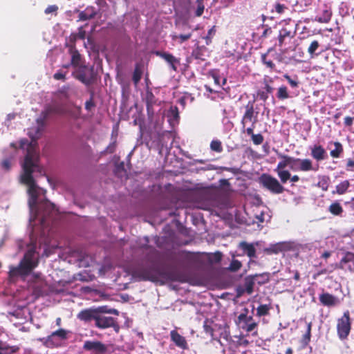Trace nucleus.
<instances>
[{
    "label": "nucleus",
    "mask_w": 354,
    "mask_h": 354,
    "mask_svg": "<svg viewBox=\"0 0 354 354\" xmlns=\"http://www.w3.org/2000/svg\"><path fill=\"white\" fill-rule=\"evenodd\" d=\"M37 263L35 245H31L19 266L10 268V276L12 277L26 276L37 266Z\"/></svg>",
    "instance_id": "obj_3"
},
{
    "label": "nucleus",
    "mask_w": 354,
    "mask_h": 354,
    "mask_svg": "<svg viewBox=\"0 0 354 354\" xmlns=\"http://www.w3.org/2000/svg\"><path fill=\"white\" fill-rule=\"evenodd\" d=\"M153 53L165 59L174 71H177L178 65L180 64L179 59L175 57L172 54L164 51L156 50Z\"/></svg>",
    "instance_id": "obj_15"
},
{
    "label": "nucleus",
    "mask_w": 354,
    "mask_h": 354,
    "mask_svg": "<svg viewBox=\"0 0 354 354\" xmlns=\"http://www.w3.org/2000/svg\"><path fill=\"white\" fill-rule=\"evenodd\" d=\"M310 156L317 162L326 160L328 158V153L325 148L319 145L315 144L310 147ZM318 165V163H317Z\"/></svg>",
    "instance_id": "obj_12"
},
{
    "label": "nucleus",
    "mask_w": 354,
    "mask_h": 354,
    "mask_svg": "<svg viewBox=\"0 0 354 354\" xmlns=\"http://www.w3.org/2000/svg\"><path fill=\"white\" fill-rule=\"evenodd\" d=\"M95 322V325L100 328L113 327L116 332H118L120 328L114 318L105 315L97 314Z\"/></svg>",
    "instance_id": "obj_11"
},
{
    "label": "nucleus",
    "mask_w": 354,
    "mask_h": 354,
    "mask_svg": "<svg viewBox=\"0 0 354 354\" xmlns=\"http://www.w3.org/2000/svg\"><path fill=\"white\" fill-rule=\"evenodd\" d=\"M132 277L138 281L149 280L156 281L158 279V271L153 265H139L133 269Z\"/></svg>",
    "instance_id": "obj_6"
},
{
    "label": "nucleus",
    "mask_w": 354,
    "mask_h": 354,
    "mask_svg": "<svg viewBox=\"0 0 354 354\" xmlns=\"http://www.w3.org/2000/svg\"><path fill=\"white\" fill-rule=\"evenodd\" d=\"M28 145L27 153L22 164L23 173L21 175V183L28 186L29 195L28 206L30 217L28 221H59L65 218V214L59 211L55 205L46 198V190L37 186L32 176L34 172L40 174L44 171L43 167L39 165V157L32 143L28 140L20 141V147L24 149Z\"/></svg>",
    "instance_id": "obj_1"
},
{
    "label": "nucleus",
    "mask_w": 354,
    "mask_h": 354,
    "mask_svg": "<svg viewBox=\"0 0 354 354\" xmlns=\"http://www.w3.org/2000/svg\"><path fill=\"white\" fill-rule=\"evenodd\" d=\"M146 106L147 112L149 113L156 103V97L151 91H147L145 96Z\"/></svg>",
    "instance_id": "obj_27"
},
{
    "label": "nucleus",
    "mask_w": 354,
    "mask_h": 354,
    "mask_svg": "<svg viewBox=\"0 0 354 354\" xmlns=\"http://www.w3.org/2000/svg\"><path fill=\"white\" fill-rule=\"evenodd\" d=\"M312 323L309 322L307 325V330L306 334L304 336V341L306 344H307L310 339V331H311Z\"/></svg>",
    "instance_id": "obj_48"
},
{
    "label": "nucleus",
    "mask_w": 354,
    "mask_h": 354,
    "mask_svg": "<svg viewBox=\"0 0 354 354\" xmlns=\"http://www.w3.org/2000/svg\"><path fill=\"white\" fill-rule=\"evenodd\" d=\"M216 32V30L215 26H212L208 30L207 35L204 37V39H205V44L207 45H209L212 43V39L213 37L215 35Z\"/></svg>",
    "instance_id": "obj_38"
},
{
    "label": "nucleus",
    "mask_w": 354,
    "mask_h": 354,
    "mask_svg": "<svg viewBox=\"0 0 354 354\" xmlns=\"http://www.w3.org/2000/svg\"><path fill=\"white\" fill-rule=\"evenodd\" d=\"M251 138H252L253 143L255 145H259L262 144L263 142V140H264L263 136L261 133L254 134V135H252Z\"/></svg>",
    "instance_id": "obj_43"
},
{
    "label": "nucleus",
    "mask_w": 354,
    "mask_h": 354,
    "mask_svg": "<svg viewBox=\"0 0 354 354\" xmlns=\"http://www.w3.org/2000/svg\"><path fill=\"white\" fill-rule=\"evenodd\" d=\"M69 258V263H77L80 268L89 267L93 262L92 258L82 250H72Z\"/></svg>",
    "instance_id": "obj_7"
},
{
    "label": "nucleus",
    "mask_w": 354,
    "mask_h": 354,
    "mask_svg": "<svg viewBox=\"0 0 354 354\" xmlns=\"http://www.w3.org/2000/svg\"><path fill=\"white\" fill-rule=\"evenodd\" d=\"M2 167L6 169H9L10 168V162L9 160H4L2 162Z\"/></svg>",
    "instance_id": "obj_61"
},
{
    "label": "nucleus",
    "mask_w": 354,
    "mask_h": 354,
    "mask_svg": "<svg viewBox=\"0 0 354 354\" xmlns=\"http://www.w3.org/2000/svg\"><path fill=\"white\" fill-rule=\"evenodd\" d=\"M274 9L277 13L281 14L284 12L285 9H286V7L283 4L277 3L274 6Z\"/></svg>",
    "instance_id": "obj_54"
},
{
    "label": "nucleus",
    "mask_w": 354,
    "mask_h": 354,
    "mask_svg": "<svg viewBox=\"0 0 354 354\" xmlns=\"http://www.w3.org/2000/svg\"><path fill=\"white\" fill-rule=\"evenodd\" d=\"M95 106V104L93 101V95L90 97L89 100L85 102V109L90 111Z\"/></svg>",
    "instance_id": "obj_47"
},
{
    "label": "nucleus",
    "mask_w": 354,
    "mask_h": 354,
    "mask_svg": "<svg viewBox=\"0 0 354 354\" xmlns=\"http://www.w3.org/2000/svg\"><path fill=\"white\" fill-rule=\"evenodd\" d=\"M254 100L252 101H249L245 107V111L241 121L243 129H245L248 122H251L252 124H256V123L258 122L259 113L254 111Z\"/></svg>",
    "instance_id": "obj_9"
},
{
    "label": "nucleus",
    "mask_w": 354,
    "mask_h": 354,
    "mask_svg": "<svg viewBox=\"0 0 354 354\" xmlns=\"http://www.w3.org/2000/svg\"><path fill=\"white\" fill-rule=\"evenodd\" d=\"M332 16L331 11L328 10H324L322 12V14L319 17H317L316 21L319 23H328L330 21Z\"/></svg>",
    "instance_id": "obj_30"
},
{
    "label": "nucleus",
    "mask_w": 354,
    "mask_h": 354,
    "mask_svg": "<svg viewBox=\"0 0 354 354\" xmlns=\"http://www.w3.org/2000/svg\"><path fill=\"white\" fill-rule=\"evenodd\" d=\"M167 117L169 118V121L171 120L178 121L180 118L178 108L176 106H171L168 111Z\"/></svg>",
    "instance_id": "obj_32"
},
{
    "label": "nucleus",
    "mask_w": 354,
    "mask_h": 354,
    "mask_svg": "<svg viewBox=\"0 0 354 354\" xmlns=\"http://www.w3.org/2000/svg\"><path fill=\"white\" fill-rule=\"evenodd\" d=\"M191 37H192V34L191 33L181 34V35H174V36H172V39L174 40V41L178 39L179 40V43L182 44L184 41L189 39L191 38Z\"/></svg>",
    "instance_id": "obj_40"
},
{
    "label": "nucleus",
    "mask_w": 354,
    "mask_h": 354,
    "mask_svg": "<svg viewBox=\"0 0 354 354\" xmlns=\"http://www.w3.org/2000/svg\"><path fill=\"white\" fill-rule=\"evenodd\" d=\"M272 50L269 49L266 53L261 55V62L267 68H269L270 70L275 69V64L273 62L274 57L277 55L274 54H271Z\"/></svg>",
    "instance_id": "obj_18"
},
{
    "label": "nucleus",
    "mask_w": 354,
    "mask_h": 354,
    "mask_svg": "<svg viewBox=\"0 0 354 354\" xmlns=\"http://www.w3.org/2000/svg\"><path fill=\"white\" fill-rule=\"evenodd\" d=\"M283 77L288 81L289 84L292 88H296L299 85V82L297 80V77L296 76V79L293 80L290 77V76L288 74H284Z\"/></svg>",
    "instance_id": "obj_42"
},
{
    "label": "nucleus",
    "mask_w": 354,
    "mask_h": 354,
    "mask_svg": "<svg viewBox=\"0 0 354 354\" xmlns=\"http://www.w3.org/2000/svg\"><path fill=\"white\" fill-rule=\"evenodd\" d=\"M273 82L272 78H269V80L264 79L263 83H264V88L266 90V92L268 93H272L274 88L270 85V83H272Z\"/></svg>",
    "instance_id": "obj_46"
},
{
    "label": "nucleus",
    "mask_w": 354,
    "mask_h": 354,
    "mask_svg": "<svg viewBox=\"0 0 354 354\" xmlns=\"http://www.w3.org/2000/svg\"><path fill=\"white\" fill-rule=\"evenodd\" d=\"M192 55L195 59H202L203 54L201 53V48L197 47L196 49L193 50Z\"/></svg>",
    "instance_id": "obj_49"
},
{
    "label": "nucleus",
    "mask_w": 354,
    "mask_h": 354,
    "mask_svg": "<svg viewBox=\"0 0 354 354\" xmlns=\"http://www.w3.org/2000/svg\"><path fill=\"white\" fill-rule=\"evenodd\" d=\"M329 144L334 145V149L330 151V156L333 158H339L342 157L344 153V147L342 144L339 141H330Z\"/></svg>",
    "instance_id": "obj_21"
},
{
    "label": "nucleus",
    "mask_w": 354,
    "mask_h": 354,
    "mask_svg": "<svg viewBox=\"0 0 354 354\" xmlns=\"http://www.w3.org/2000/svg\"><path fill=\"white\" fill-rule=\"evenodd\" d=\"M95 310L98 315H104L105 313H109V310L106 306H100L98 308H95Z\"/></svg>",
    "instance_id": "obj_53"
},
{
    "label": "nucleus",
    "mask_w": 354,
    "mask_h": 354,
    "mask_svg": "<svg viewBox=\"0 0 354 354\" xmlns=\"http://www.w3.org/2000/svg\"><path fill=\"white\" fill-rule=\"evenodd\" d=\"M242 248L247 251V254L250 257H252L255 254V249L252 245H249L246 243H241Z\"/></svg>",
    "instance_id": "obj_39"
},
{
    "label": "nucleus",
    "mask_w": 354,
    "mask_h": 354,
    "mask_svg": "<svg viewBox=\"0 0 354 354\" xmlns=\"http://www.w3.org/2000/svg\"><path fill=\"white\" fill-rule=\"evenodd\" d=\"M277 97L281 100H283L290 97L288 88L286 86H281L278 88Z\"/></svg>",
    "instance_id": "obj_33"
},
{
    "label": "nucleus",
    "mask_w": 354,
    "mask_h": 354,
    "mask_svg": "<svg viewBox=\"0 0 354 354\" xmlns=\"http://www.w3.org/2000/svg\"><path fill=\"white\" fill-rule=\"evenodd\" d=\"M116 149V141H113L109 145V146L106 148L105 151L108 153H113L115 152Z\"/></svg>",
    "instance_id": "obj_51"
},
{
    "label": "nucleus",
    "mask_w": 354,
    "mask_h": 354,
    "mask_svg": "<svg viewBox=\"0 0 354 354\" xmlns=\"http://www.w3.org/2000/svg\"><path fill=\"white\" fill-rule=\"evenodd\" d=\"M328 211L330 214L335 216H339L343 212V208L340 203L338 202H334L328 207Z\"/></svg>",
    "instance_id": "obj_28"
},
{
    "label": "nucleus",
    "mask_w": 354,
    "mask_h": 354,
    "mask_svg": "<svg viewBox=\"0 0 354 354\" xmlns=\"http://www.w3.org/2000/svg\"><path fill=\"white\" fill-rule=\"evenodd\" d=\"M257 276V275L248 276L244 279V288L245 289V292L248 295H251L253 292V288L254 285V279Z\"/></svg>",
    "instance_id": "obj_26"
},
{
    "label": "nucleus",
    "mask_w": 354,
    "mask_h": 354,
    "mask_svg": "<svg viewBox=\"0 0 354 354\" xmlns=\"http://www.w3.org/2000/svg\"><path fill=\"white\" fill-rule=\"evenodd\" d=\"M258 183L263 188L273 194H281L286 190L281 180L268 174H262L258 178Z\"/></svg>",
    "instance_id": "obj_5"
},
{
    "label": "nucleus",
    "mask_w": 354,
    "mask_h": 354,
    "mask_svg": "<svg viewBox=\"0 0 354 354\" xmlns=\"http://www.w3.org/2000/svg\"><path fill=\"white\" fill-rule=\"evenodd\" d=\"M142 66L140 64H136L133 73L132 80L135 86L140 82L142 75Z\"/></svg>",
    "instance_id": "obj_25"
},
{
    "label": "nucleus",
    "mask_w": 354,
    "mask_h": 354,
    "mask_svg": "<svg viewBox=\"0 0 354 354\" xmlns=\"http://www.w3.org/2000/svg\"><path fill=\"white\" fill-rule=\"evenodd\" d=\"M67 331L64 329H59L53 332L49 337L48 340H53L55 337H59L60 339H65L66 338Z\"/></svg>",
    "instance_id": "obj_34"
},
{
    "label": "nucleus",
    "mask_w": 354,
    "mask_h": 354,
    "mask_svg": "<svg viewBox=\"0 0 354 354\" xmlns=\"http://www.w3.org/2000/svg\"><path fill=\"white\" fill-rule=\"evenodd\" d=\"M319 47V43L318 42V41L314 40L310 44V46L308 48V53L310 55H313Z\"/></svg>",
    "instance_id": "obj_41"
},
{
    "label": "nucleus",
    "mask_w": 354,
    "mask_h": 354,
    "mask_svg": "<svg viewBox=\"0 0 354 354\" xmlns=\"http://www.w3.org/2000/svg\"><path fill=\"white\" fill-rule=\"evenodd\" d=\"M351 330V320L349 317V312L346 311L344 313L342 317L338 319L337 323V333L339 337L344 339L347 337Z\"/></svg>",
    "instance_id": "obj_10"
},
{
    "label": "nucleus",
    "mask_w": 354,
    "mask_h": 354,
    "mask_svg": "<svg viewBox=\"0 0 354 354\" xmlns=\"http://www.w3.org/2000/svg\"><path fill=\"white\" fill-rule=\"evenodd\" d=\"M297 249V245L293 241H283L271 244L268 248L264 249L265 252L268 254H278L279 252L295 251Z\"/></svg>",
    "instance_id": "obj_8"
},
{
    "label": "nucleus",
    "mask_w": 354,
    "mask_h": 354,
    "mask_svg": "<svg viewBox=\"0 0 354 354\" xmlns=\"http://www.w3.org/2000/svg\"><path fill=\"white\" fill-rule=\"evenodd\" d=\"M53 114L65 115L66 114V109L61 104L53 103L46 106L44 110L41 112V115L44 119Z\"/></svg>",
    "instance_id": "obj_13"
},
{
    "label": "nucleus",
    "mask_w": 354,
    "mask_h": 354,
    "mask_svg": "<svg viewBox=\"0 0 354 354\" xmlns=\"http://www.w3.org/2000/svg\"><path fill=\"white\" fill-rule=\"evenodd\" d=\"M210 149L216 151L217 153H221L223 151L222 143L218 140H214L210 143Z\"/></svg>",
    "instance_id": "obj_36"
},
{
    "label": "nucleus",
    "mask_w": 354,
    "mask_h": 354,
    "mask_svg": "<svg viewBox=\"0 0 354 354\" xmlns=\"http://www.w3.org/2000/svg\"><path fill=\"white\" fill-rule=\"evenodd\" d=\"M255 125L256 124H252L251 125V127L247 128V129H243V132H245L248 136H250L251 137L252 136V135H254V129L255 128Z\"/></svg>",
    "instance_id": "obj_56"
},
{
    "label": "nucleus",
    "mask_w": 354,
    "mask_h": 354,
    "mask_svg": "<svg viewBox=\"0 0 354 354\" xmlns=\"http://www.w3.org/2000/svg\"><path fill=\"white\" fill-rule=\"evenodd\" d=\"M170 335L171 340L177 346L183 349H186L187 348V342L184 337L180 335L176 330H171Z\"/></svg>",
    "instance_id": "obj_20"
},
{
    "label": "nucleus",
    "mask_w": 354,
    "mask_h": 354,
    "mask_svg": "<svg viewBox=\"0 0 354 354\" xmlns=\"http://www.w3.org/2000/svg\"><path fill=\"white\" fill-rule=\"evenodd\" d=\"M295 32L284 27L279 30L278 40L279 46L283 47L290 44L291 39L295 37Z\"/></svg>",
    "instance_id": "obj_14"
},
{
    "label": "nucleus",
    "mask_w": 354,
    "mask_h": 354,
    "mask_svg": "<svg viewBox=\"0 0 354 354\" xmlns=\"http://www.w3.org/2000/svg\"><path fill=\"white\" fill-rule=\"evenodd\" d=\"M96 15L93 8L88 7L84 11L79 14V19L80 21H86L95 17Z\"/></svg>",
    "instance_id": "obj_24"
},
{
    "label": "nucleus",
    "mask_w": 354,
    "mask_h": 354,
    "mask_svg": "<svg viewBox=\"0 0 354 354\" xmlns=\"http://www.w3.org/2000/svg\"><path fill=\"white\" fill-rule=\"evenodd\" d=\"M222 257V254L221 252H216L214 254V260L216 262H218L221 261Z\"/></svg>",
    "instance_id": "obj_63"
},
{
    "label": "nucleus",
    "mask_w": 354,
    "mask_h": 354,
    "mask_svg": "<svg viewBox=\"0 0 354 354\" xmlns=\"http://www.w3.org/2000/svg\"><path fill=\"white\" fill-rule=\"evenodd\" d=\"M257 95L260 97L261 100L266 101L268 98V94L265 91H259L257 92Z\"/></svg>",
    "instance_id": "obj_58"
},
{
    "label": "nucleus",
    "mask_w": 354,
    "mask_h": 354,
    "mask_svg": "<svg viewBox=\"0 0 354 354\" xmlns=\"http://www.w3.org/2000/svg\"><path fill=\"white\" fill-rule=\"evenodd\" d=\"M346 169L349 171H354V159L348 158L346 160Z\"/></svg>",
    "instance_id": "obj_50"
},
{
    "label": "nucleus",
    "mask_w": 354,
    "mask_h": 354,
    "mask_svg": "<svg viewBox=\"0 0 354 354\" xmlns=\"http://www.w3.org/2000/svg\"><path fill=\"white\" fill-rule=\"evenodd\" d=\"M84 349L86 351L104 353L106 351V346L99 341H86L84 344Z\"/></svg>",
    "instance_id": "obj_16"
},
{
    "label": "nucleus",
    "mask_w": 354,
    "mask_h": 354,
    "mask_svg": "<svg viewBox=\"0 0 354 354\" xmlns=\"http://www.w3.org/2000/svg\"><path fill=\"white\" fill-rule=\"evenodd\" d=\"M257 315H259V316L266 315L268 313L269 307L267 305H261L257 308Z\"/></svg>",
    "instance_id": "obj_45"
},
{
    "label": "nucleus",
    "mask_w": 354,
    "mask_h": 354,
    "mask_svg": "<svg viewBox=\"0 0 354 354\" xmlns=\"http://www.w3.org/2000/svg\"><path fill=\"white\" fill-rule=\"evenodd\" d=\"M97 312L95 308H88L80 311L77 315V318L84 322H91L95 320L97 317Z\"/></svg>",
    "instance_id": "obj_17"
},
{
    "label": "nucleus",
    "mask_w": 354,
    "mask_h": 354,
    "mask_svg": "<svg viewBox=\"0 0 354 354\" xmlns=\"http://www.w3.org/2000/svg\"><path fill=\"white\" fill-rule=\"evenodd\" d=\"M204 11V6L203 5H199L196 10V15L197 17H200L203 15Z\"/></svg>",
    "instance_id": "obj_60"
},
{
    "label": "nucleus",
    "mask_w": 354,
    "mask_h": 354,
    "mask_svg": "<svg viewBox=\"0 0 354 354\" xmlns=\"http://www.w3.org/2000/svg\"><path fill=\"white\" fill-rule=\"evenodd\" d=\"M73 76L86 86H88L97 80V73L95 71L93 66L81 65L73 72Z\"/></svg>",
    "instance_id": "obj_4"
},
{
    "label": "nucleus",
    "mask_w": 354,
    "mask_h": 354,
    "mask_svg": "<svg viewBox=\"0 0 354 354\" xmlns=\"http://www.w3.org/2000/svg\"><path fill=\"white\" fill-rule=\"evenodd\" d=\"M344 126L347 127H351L353 124V118L350 116H346L344 118Z\"/></svg>",
    "instance_id": "obj_57"
},
{
    "label": "nucleus",
    "mask_w": 354,
    "mask_h": 354,
    "mask_svg": "<svg viewBox=\"0 0 354 354\" xmlns=\"http://www.w3.org/2000/svg\"><path fill=\"white\" fill-rule=\"evenodd\" d=\"M278 157L281 158V160L278 162L274 171L282 184H286L288 180L293 183L300 180L298 175H291L290 171L286 169L287 167L292 171L304 173L317 171L319 169V165L314 164L310 158H295L282 153H279Z\"/></svg>",
    "instance_id": "obj_2"
},
{
    "label": "nucleus",
    "mask_w": 354,
    "mask_h": 354,
    "mask_svg": "<svg viewBox=\"0 0 354 354\" xmlns=\"http://www.w3.org/2000/svg\"><path fill=\"white\" fill-rule=\"evenodd\" d=\"M44 224L45 223H35L32 226H31L30 236L32 240L38 236H45L46 232L44 229Z\"/></svg>",
    "instance_id": "obj_19"
},
{
    "label": "nucleus",
    "mask_w": 354,
    "mask_h": 354,
    "mask_svg": "<svg viewBox=\"0 0 354 354\" xmlns=\"http://www.w3.org/2000/svg\"><path fill=\"white\" fill-rule=\"evenodd\" d=\"M256 326H257L256 323H254V322L250 323L248 324L246 329L248 331H252L256 328Z\"/></svg>",
    "instance_id": "obj_62"
},
{
    "label": "nucleus",
    "mask_w": 354,
    "mask_h": 354,
    "mask_svg": "<svg viewBox=\"0 0 354 354\" xmlns=\"http://www.w3.org/2000/svg\"><path fill=\"white\" fill-rule=\"evenodd\" d=\"M241 263L238 260H233L229 267V270L232 272L239 270L241 267Z\"/></svg>",
    "instance_id": "obj_44"
},
{
    "label": "nucleus",
    "mask_w": 354,
    "mask_h": 354,
    "mask_svg": "<svg viewBox=\"0 0 354 354\" xmlns=\"http://www.w3.org/2000/svg\"><path fill=\"white\" fill-rule=\"evenodd\" d=\"M320 301L325 306H335L338 303V299L333 295L324 293L320 295Z\"/></svg>",
    "instance_id": "obj_23"
},
{
    "label": "nucleus",
    "mask_w": 354,
    "mask_h": 354,
    "mask_svg": "<svg viewBox=\"0 0 354 354\" xmlns=\"http://www.w3.org/2000/svg\"><path fill=\"white\" fill-rule=\"evenodd\" d=\"M66 114L73 119H78L82 114V108L80 106H73L70 110H66Z\"/></svg>",
    "instance_id": "obj_31"
},
{
    "label": "nucleus",
    "mask_w": 354,
    "mask_h": 354,
    "mask_svg": "<svg viewBox=\"0 0 354 354\" xmlns=\"http://www.w3.org/2000/svg\"><path fill=\"white\" fill-rule=\"evenodd\" d=\"M272 32L271 28L267 27L262 33V37H266L268 35H270Z\"/></svg>",
    "instance_id": "obj_64"
},
{
    "label": "nucleus",
    "mask_w": 354,
    "mask_h": 354,
    "mask_svg": "<svg viewBox=\"0 0 354 354\" xmlns=\"http://www.w3.org/2000/svg\"><path fill=\"white\" fill-rule=\"evenodd\" d=\"M239 320V321H244L245 322H248L249 321L252 320V317H248L247 315L245 314H241L239 317H238Z\"/></svg>",
    "instance_id": "obj_59"
},
{
    "label": "nucleus",
    "mask_w": 354,
    "mask_h": 354,
    "mask_svg": "<svg viewBox=\"0 0 354 354\" xmlns=\"http://www.w3.org/2000/svg\"><path fill=\"white\" fill-rule=\"evenodd\" d=\"M53 78L56 80H66V73H63L62 71H57L53 75Z\"/></svg>",
    "instance_id": "obj_52"
},
{
    "label": "nucleus",
    "mask_w": 354,
    "mask_h": 354,
    "mask_svg": "<svg viewBox=\"0 0 354 354\" xmlns=\"http://www.w3.org/2000/svg\"><path fill=\"white\" fill-rule=\"evenodd\" d=\"M330 178L327 176H323L319 180L317 186L323 191H327L329 186Z\"/></svg>",
    "instance_id": "obj_35"
},
{
    "label": "nucleus",
    "mask_w": 354,
    "mask_h": 354,
    "mask_svg": "<svg viewBox=\"0 0 354 354\" xmlns=\"http://www.w3.org/2000/svg\"><path fill=\"white\" fill-rule=\"evenodd\" d=\"M351 184L349 180H344L341 181L339 184L335 186V189L332 192L333 194L343 195L346 193Z\"/></svg>",
    "instance_id": "obj_22"
},
{
    "label": "nucleus",
    "mask_w": 354,
    "mask_h": 354,
    "mask_svg": "<svg viewBox=\"0 0 354 354\" xmlns=\"http://www.w3.org/2000/svg\"><path fill=\"white\" fill-rule=\"evenodd\" d=\"M57 9H58V7L55 5L49 6L46 8L45 13L50 14V13L55 12H57Z\"/></svg>",
    "instance_id": "obj_55"
},
{
    "label": "nucleus",
    "mask_w": 354,
    "mask_h": 354,
    "mask_svg": "<svg viewBox=\"0 0 354 354\" xmlns=\"http://www.w3.org/2000/svg\"><path fill=\"white\" fill-rule=\"evenodd\" d=\"M80 60H81V55L78 53V51L75 50L74 52H73L72 57H71V65L77 68L78 66H80L79 64H80Z\"/></svg>",
    "instance_id": "obj_37"
},
{
    "label": "nucleus",
    "mask_w": 354,
    "mask_h": 354,
    "mask_svg": "<svg viewBox=\"0 0 354 354\" xmlns=\"http://www.w3.org/2000/svg\"><path fill=\"white\" fill-rule=\"evenodd\" d=\"M57 93L62 98L69 99L72 95V91L68 85L63 86L60 88Z\"/></svg>",
    "instance_id": "obj_29"
}]
</instances>
